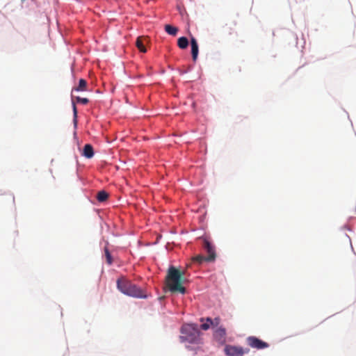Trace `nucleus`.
<instances>
[{
    "mask_svg": "<svg viewBox=\"0 0 356 356\" xmlns=\"http://www.w3.org/2000/svg\"><path fill=\"white\" fill-rule=\"evenodd\" d=\"M75 99H76V102L81 103L82 104H87L89 102V99L88 98L76 97Z\"/></svg>",
    "mask_w": 356,
    "mask_h": 356,
    "instance_id": "nucleus-20",
    "label": "nucleus"
},
{
    "mask_svg": "<svg viewBox=\"0 0 356 356\" xmlns=\"http://www.w3.org/2000/svg\"><path fill=\"white\" fill-rule=\"evenodd\" d=\"M203 247L208 253V256L207 257V261H214L216 259V253L214 247L212 245V244L208 241L205 240L204 241Z\"/></svg>",
    "mask_w": 356,
    "mask_h": 356,
    "instance_id": "nucleus-7",
    "label": "nucleus"
},
{
    "mask_svg": "<svg viewBox=\"0 0 356 356\" xmlns=\"http://www.w3.org/2000/svg\"><path fill=\"white\" fill-rule=\"evenodd\" d=\"M226 334V329L222 326L216 328L213 331V338L220 345L225 343Z\"/></svg>",
    "mask_w": 356,
    "mask_h": 356,
    "instance_id": "nucleus-5",
    "label": "nucleus"
},
{
    "mask_svg": "<svg viewBox=\"0 0 356 356\" xmlns=\"http://www.w3.org/2000/svg\"><path fill=\"white\" fill-rule=\"evenodd\" d=\"M72 106H73V116H74V123L75 125H76L77 123V109L76 106L75 105V103L72 102Z\"/></svg>",
    "mask_w": 356,
    "mask_h": 356,
    "instance_id": "nucleus-18",
    "label": "nucleus"
},
{
    "mask_svg": "<svg viewBox=\"0 0 356 356\" xmlns=\"http://www.w3.org/2000/svg\"><path fill=\"white\" fill-rule=\"evenodd\" d=\"M82 156L87 159H91L94 156L93 147L90 144H86L84 145Z\"/></svg>",
    "mask_w": 356,
    "mask_h": 356,
    "instance_id": "nucleus-10",
    "label": "nucleus"
},
{
    "mask_svg": "<svg viewBox=\"0 0 356 356\" xmlns=\"http://www.w3.org/2000/svg\"><path fill=\"white\" fill-rule=\"evenodd\" d=\"M193 261L198 264H202L204 261H207V257L197 255L193 258Z\"/></svg>",
    "mask_w": 356,
    "mask_h": 356,
    "instance_id": "nucleus-17",
    "label": "nucleus"
},
{
    "mask_svg": "<svg viewBox=\"0 0 356 356\" xmlns=\"http://www.w3.org/2000/svg\"><path fill=\"white\" fill-rule=\"evenodd\" d=\"M182 341L191 343H199L200 342V332L197 324L188 323L182 325L181 329Z\"/></svg>",
    "mask_w": 356,
    "mask_h": 356,
    "instance_id": "nucleus-3",
    "label": "nucleus"
},
{
    "mask_svg": "<svg viewBox=\"0 0 356 356\" xmlns=\"http://www.w3.org/2000/svg\"><path fill=\"white\" fill-rule=\"evenodd\" d=\"M184 273L181 272L174 266H170L166 275V284L171 292L186 293V289L182 286L184 281Z\"/></svg>",
    "mask_w": 356,
    "mask_h": 356,
    "instance_id": "nucleus-1",
    "label": "nucleus"
},
{
    "mask_svg": "<svg viewBox=\"0 0 356 356\" xmlns=\"http://www.w3.org/2000/svg\"><path fill=\"white\" fill-rule=\"evenodd\" d=\"M104 254L106 259V263L110 266L113 264V257L107 247L104 248Z\"/></svg>",
    "mask_w": 356,
    "mask_h": 356,
    "instance_id": "nucleus-16",
    "label": "nucleus"
},
{
    "mask_svg": "<svg viewBox=\"0 0 356 356\" xmlns=\"http://www.w3.org/2000/svg\"><path fill=\"white\" fill-rule=\"evenodd\" d=\"M191 54L193 61H196L198 56L199 49L196 39L194 37L191 38Z\"/></svg>",
    "mask_w": 356,
    "mask_h": 356,
    "instance_id": "nucleus-8",
    "label": "nucleus"
},
{
    "mask_svg": "<svg viewBox=\"0 0 356 356\" xmlns=\"http://www.w3.org/2000/svg\"><path fill=\"white\" fill-rule=\"evenodd\" d=\"M165 31L170 35H176L178 32V29L170 24H166L165 26Z\"/></svg>",
    "mask_w": 356,
    "mask_h": 356,
    "instance_id": "nucleus-15",
    "label": "nucleus"
},
{
    "mask_svg": "<svg viewBox=\"0 0 356 356\" xmlns=\"http://www.w3.org/2000/svg\"><path fill=\"white\" fill-rule=\"evenodd\" d=\"M200 321V322H204V321L209 322V323H211L212 327L217 328V327H220L219 325L220 323L221 319L220 317H216L213 319L210 317H207L206 318H201Z\"/></svg>",
    "mask_w": 356,
    "mask_h": 356,
    "instance_id": "nucleus-11",
    "label": "nucleus"
},
{
    "mask_svg": "<svg viewBox=\"0 0 356 356\" xmlns=\"http://www.w3.org/2000/svg\"><path fill=\"white\" fill-rule=\"evenodd\" d=\"M117 288L120 292L129 296L138 298H145L147 297L143 290L124 277L118 279Z\"/></svg>",
    "mask_w": 356,
    "mask_h": 356,
    "instance_id": "nucleus-2",
    "label": "nucleus"
},
{
    "mask_svg": "<svg viewBox=\"0 0 356 356\" xmlns=\"http://www.w3.org/2000/svg\"><path fill=\"white\" fill-rule=\"evenodd\" d=\"M224 350L227 356H243L248 352V350H245L241 347L231 345L225 346Z\"/></svg>",
    "mask_w": 356,
    "mask_h": 356,
    "instance_id": "nucleus-4",
    "label": "nucleus"
},
{
    "mask_svg": "<svg viewBox=\"0 0 356 356\" xmlns=\"http://www.w3.org/2000/svg\"><path fill=\"white\" fill-rule=\"evenodd\" d=\"M108 197V193L105 191H100L97 195V199L99 202H105Z\"/></svg>",
    "mask_w": 356,
    "mask_h": 356,
    "instance_id": "nucleus-14",
    "label": "nucleus"
},
{
    "mask_svg": "<svg viewBox=\"0 0 356 356\" xmlns=\"http://www.w3.org/2000/svg\"><path fill=\"white\" fill-rule=\"evenodd\" d=\"M247 343L252 348L257 349H263L267 346L266 343L261 341L255 337H249L247 339Z\"/></svg>",
    "mask_w": 356,
    "mask_h": 356,
    "instance_id": "nucleus-6",
    "label": "nucleus"
},
{
    "mask_svg": "<svg viewBox=\"0 0 356 356\" xmlns=\"http://www.w3.org/2000/svg\"><path fill=\"white\" fill-rule=\"evenodd\" d=\"M202 325H200V328L203 330H207L211 327V324L209 322L204 321L202 322Z\"/></svg>",
    "mask_w": 356,
    "mask_h": 356,
    "instance_id": "nucleus-19",
    "label": "nucleus"
},
{
    "mask_svg": "<svg viewBox=\"0 0 356 356\" xmlns=\"http://www.w3.org/2000/svg\"><path fill=\"white\" fill-rule=\"evenodd\" d=\"M148 39L147 37L140 36L138 37L136 41V45L137 48L140 50V51L145 53L147 51L146 48L145 47V43L147 42Z\"/></svg>",
    "mask_w": 356,
    "mask_h": 356,
    "instance_id": "nucleus-9",
    "label": "nucleus"
},
{
    "mask_svg": "<svg viewBox=\"0 0 356 356\" xmlns=\"http://www.w3.org/2000/svg\"><path fill=\"white\" fill-rule=\"evenodd\" d=\"M87 82L85 79H81L79 81L77 87L74 88V90L76 91H86L87 90Z\"/></svg>",
    "mask_w": 356,
    "mask_h": 356,
    "instance_id": "nucleus-13",
    "label": "nucleus"
},
{
    "mask_svg": "<svg viewBox=\"0 0 356 356\" xmlns=\"http://www.w3.org/2000/svg\"><path fill=\"white\" fill-rule=\"evenodd\" d=\"M177 45L180 49H184L188 46V40L186 37H181L177 40Z\"/></svg>",
    "mask_w": 356,
    "mask_h": 356,
    "instance_id": "nucleus-12",
    "label": "nucleus"
}]
</instances>
